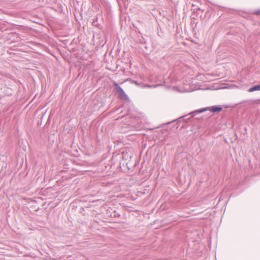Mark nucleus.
Instances as JSON below:
<instances>
[{
    "label": "nucleus",
    "instance_id": "1",
    "mask_svg": "<svg viewBox=\"0 0 260 260\" xmlns=\"http://www.w3.org/2000/svg\"><path fill=\"white\" fill-rule=\"evenodd\" d=\"M222 110V108L220 107L217 106H212L209 107L205 108H202L197 110H196L193 112H191L189 114H192L191 117H193L196 113H201L203 112L209 110L211 112L215 113V112H219L221 111Z\"/></svg>",
    "mask_w": 260,
    "mask_h": 260
},
{
    "label": "nucleus",
    "instance_id": "2",
    "mask_svg": "<svg viewBox=\"0 0 260 260\" xmlns=\"http://www.w3.org/2000/svg\"><path fill=\"white\" fill-rule=\"evenodd\" d=\"M113 85L115 87V89L118 93L119 97L125 100H128L127 95L125 94L122 88L115 82H114Z\"/></svg>",
    "mask_w": 260,
    "mask_h": 260
},
{
    "label": "nucleus",
    "instance_id": "3",
    "mask_svg": "<svg viewBox=\"0 0 260 260\" xmlns=\"http://www.w3.org/2000/svg\"><path fill=\"white\" fill-rule=\"evenodd\" d=\"M257 90H260V85H255L248 90L250 92Z\"/></svg>",
    "mask_w": 260,
    "mask_h": 260
},
{
    "label": "nucleus",
    "instance_id": "4",
    "mask_svg": "<svg viewBox=\"0 0 260 260\" xmlns=\"http://www.w3.org/2000/svg\"><path fill=\"white\" fill-rule=\"evenodd\" d=\"M158 86H159V85H156L155 86H151V85H145L144 86V87H147L151 88V87H157Z\"/></svg>",
    "mask_w": 260,
    "mask_h": 260
},
{
    "label": "nucleus",
    "instance_id": "5",
    "mask_svg": "<svg viewBox=\"0 0 260 260\" xmlns=\"http://www.w3.org/2000/svg\"><path fill=\"white\" fill-rule=\"evenodd\" d=\"M254 14L256 15H260V10H257L256 11H255Z\"/></svg>",
    "mask_w": 260,
    "mask_h": 260
}]
</instances>
